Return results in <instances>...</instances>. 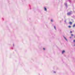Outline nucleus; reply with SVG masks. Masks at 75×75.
<instances>
[{"instance_id":"nucleus-9","label":"nucleus","mask_w":75,"mask_h":75,"mask_svg":"<svg viewBox=\"0 0 75 75\" xmlns=\"http://www.w3.org/2000/svg\"><path fill=\"white\" fill-rule=\"evenodd\" d=\"M68 27L69 28H71V26H68Z\"/></svg>"},{"instance_id":"nucleus-15","label":"nucleus","mask_w":75,"mask_h":75,"mask_svg":"<svg viewBox=\"0 0 75 75\" xmlns=\"http://www.w3.org/2000/svg\"><path fill=\"white\" fill-rule=\"evenodd\" d=\"M43 50H45V48H43Z\"/></svg>"},{"instance_id":"nucleus-3","label":"nucleus","mask_w":75,"mask_h":75,"mask_svg":"<svg viewBox=\"0 0 75 75\" xmlns=\"http://www.w3.org/2000/svg\"><path fill=\"white\" fill-rule=\"evenodd\" d=\"M64 4H65V6H66V7H67V3H65Z\"/></svg>"},{"instance_id":"nucleus-11","label":"nucleus","mask_w":75,"mask_h":75,"mask_svg":"<svg viewBox=\"0 0 75 75\" xmlns=\"http://www.w3.org/2000/svg\"><path fill=\"white\" fill-rule=\"evenodd\" d=\"M72 33V31H70V33Z\"/></svg>"},{"instance_id":"nucleus-5","label":"nucleus","mask_w":75,"mask_h":75,"mask_svg":"<svg viewBox=\"0 0 75 75\" xmlns=\"http://www.w3.org/2000/svg\"><path fill=\"white\" fill-rule=\"evenodd\" d=\"M69 24H71H71H72V22H69Z\"/></svg>"},{"instance_id":"nucleus-18","label":"nucleus","mask_w":75,"mask_h":75,"mask_svg":"<svg viewBox=\"0 0 75 75\" xmlns=\"http://www.w3.org/2000/svg\"><path fill=\"white\" fill-rule=\"evenodd\" d=\"M13 46H14V44H13Z\"/></svg>"},{"instance_id":"nucleus-8","label":"nucleus","mask_w":75,"mask_h":75,"mask_svg":"<svg viewBox=\"0 0 75 75\" xmlns=\"http://www.w3.org/2000/svg\"><path fill=\"white\" fill-rule=\"evenodd\" d=\"M54 29H55V30H56V27H55V26H54Z\"/></svg>"},{"instance_id":"nucleus-10","label":"nucleus","mask_w":75,"mask_h":75,"mask_svg":"<svg viewBox=\"0 0 75 75\" xmlns=\"http://www.w3.org/2000/svg\"><path fill=\"white\" fill-rule=\"evenodd\" d=\"M51 22H52L53 21L52 19L51 20Z\"/></svg>"},{"instance_id":"nucleus-2","label":"nucleus","mask_w":75,"mask_h":75,"mask_svg":"<svg viewBox=\"0 0 75 75\" xmlns=\"http://www.w3.org/2000/svg\"><path fill=\"white\" fill-rule=\"evenodd\" d=\"M64 39H65V40H66V41H68V40H67V38L64 36Z\"/></svg>"},{"instance_id":"nucleus-17","label":"nucleus","mask_w":75,"mask_h":75,"mask_svg":"<svg viewBox=\"0 0 75 75\" xmlns=\"http://www.w3.org/2000/svg\"><path fill=\"white\" fill-rule=\"evenodd\" d=\"M71 37H70V38H71Z\"/></svg>"},{"instance_id":"nucleus-1","label":"nucleus","mask_w":75,"mask_h":75,"mask_svg":"<svg viewBox=\"0 0 75 75\" xmlns=\"http://www.w3.org/2000/svg\"><path fill=\"white\" fill-rule=\"evenodd\" d=\"M72 14V11H71L70 12H68L67 13V15H68V16H69V15H71V14Z\"/></svg>"},{"instance_id":"nucleus-6","label":"nucleus","mask_w":75,"mask_h":75,"mask_svg":"<svg viewBox=\"0 0 75 75\" xmlns=\"http://www.w3.org/2000/svg\"><path fill=\"white\" fill-rule=\"evenodd\" d=\"M45 11H47V8H45Z\"/></svg>"},{"instance_id":"nucleus-16","label":"nucleus","mask_w":75,"mask_h":75,"mask_svg":"<svg viewBox=\"0 0 75 75\" xmlns=\"http://www.w3.org/2000/svg\"><path fill=\"white\" fill-rule=\"evenodd\" d=\"M54 73H55V71H54Z\"/></svg>"},{"instance_id":"nucleus-12","label":"nucleus","mask_w":75,"mask_h":75,"mask_svg":"<svg viewBox=\"0 0 75 75\" xmlns=\"http://www.w3.org/2000/svg\"><path fill=\"white\" fill-rule=\"evenodd\" d=\"M71 35V36H73V35H74L73 34H72Z\"/></svg>"},{"instance_id":"nucleus-4","label":"nucleus","mask_w":75,"mask_h":75,"mask_svg":"<svg viewBox=\"0 0 75 75\" xmlns=\"http://www.w3.org/2000/svg\"><path fill=\"white\" fill-rule=\"evenodd\" d=\"M64 52H65V51L63 50L62 51V53L64 54Z\"/></svg>"},{"instance_id":"nucleus-7","label":"nucleus","mask_w":75,"mask_h":75,"mask_svg":"<svg viewBox=\"0 0 75 75\" xmlns=\"http://www.w3.org/2000/svg\"><path fill=\"white\" fill-rule=\"evenodd\" d=\"M73 27H75V24H74L73 26Z\"/></svg>"},{"instance_id":"nucleus-13","label":"nucleus","mask_w":75,"mask_h":75,"mask_svg":"<svg viewBox=\"0 0 75 75\" xmlns=\"http://www.w3.org/2000/svg\"><path fill=\"white\" fill-rule=\"evenodd\" d=\"M64 22H65V23H66V20L64 21Z\"/></svg>"},{"instance_id":"nucleus-14","label":"nucleus","mask_w":75,"mask_h":75,"mask_svg":"<svg viewBox=\"0 0 75 75\" xmlns=\"http://www.w3.org/2000/svg\"><path fill=\"white\" fill-rule=\"evenodd\" d=\"M74 42H75V40H74Z\"/></svg>"}]
</instances>
